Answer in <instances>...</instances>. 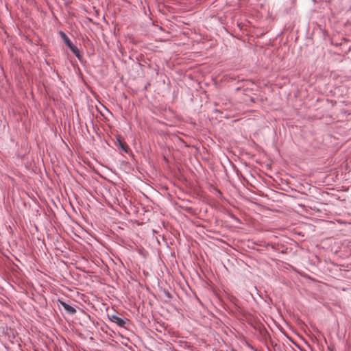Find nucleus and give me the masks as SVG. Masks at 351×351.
<instances>
[{"mask_svg":"<svg viewBox=\"0 0 351 351\" xmlns=\"http://www.w3.org/2000/svg\"><path fill=\"white\" fill-rule=\"evenodd\" d=\"M61 34L62 35V38H64L66 44L67 45V46L70 48V49L72 51V52L77 57H79L80 56V51H79L78 49L72 44V43L71 42L70 39L64 33H61Z\"/></svg>","mask_w":351,"mask_h":351,"instance_id":"1","label":"nucleus"},{"mask_svg":"<svg viewBox=\"0 0 351 351\" xmlns=\"http://www.w3.org/2000/svg\"><path fill=\"white\" fill-rule=\"evenodd\" d=\"M61 305L63 306V308L65 309L66 311H67L69 313L73 315L76 313V310L71 306L69 305L64 302H60Z\"/></svg>","mask_w":351,"mask_h":351,"instance_id":"2","label":"nucleus"},{"mask_svg":"<svg viewBox=\"0 0 351 351\" xmlns=\"http://www.w3.org/2000/svg\"><path fill=\"white\" fill-rule=\"evenodd\" d=\"M112 322H114L117 325H119V326H121V327L124 326L125 324H126V320H125L118 316H116V315H113L112 317Z\"/></svg>","mask_w":351,"mask_h":351,"instance_id":"3","label":"nucleus"},{"mask_svg":"<svg viewBox=\"0 0 351 351\" xmlns=\"http://www.w3.org/2000/svg\"><path fill=\"white\" fill-rule=\"evenodd\" d=\"M119 143L120 144L121 147L125 151L127 152V146L122 143L121 141H119Z\"/></svg>","mask_w":351,"mask_h":351,"instance_id":"4","label":"nucleus"}]
</instances>
